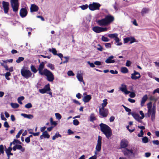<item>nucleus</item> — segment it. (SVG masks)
I'll return each mask as SVG.
<instances>
[{"label":"nucleus","mask_w":159,"mask_h":159,"mask_svg":"<svg viewBox=\"0 0 159 159\" xmlns=\"http://www.w3.org/2000/svg\"><path fill=\"white\" fill-rule=\"evenodd\" d=\"M45 63L43 61L40 64L38 68L39 73L42 76H45L47 80L49 82H52L54 80V76L52 72L47 69H44Z\"/></svg>","instance_id":"obj_1"},{"label":"nucleus","mask_w":159,"mask_h":159,"mask_svg":"<svg viewBox=\"0 0 159 159\" xmlns=\"http://www.w3.org/2000/svg\"><path fill=\"white\" fill-rule=\"evenodd\" d=\"M148 109V112L145 114L146 117H150L151 116V119L152 121H154L155 119L156 112V107L154 105L152 106V102H149L147 104Z\"/></svg>","instance_id":"obj_2"},{"label":"nucleus","mask_w":159,"mask_h":159,"mask_svg":"<svg viewBox=\"0 0 159 159\" xmlns=\"http://www.w3.org/2000/svg\"><path fill=\"white\" fill-rule=\"evenodd\" d=\"M101 131L106 136V138L109 139L112 134L111 128L107 125L101 123L99 125Z\"/></svg>","instance_id":"obj_3"},{"label":"nucleus","mask_w":159,"mask_h":159,"mask_svg":"<svg viewBox=\"0 0 159 159\" xmlns=\"http://www.w3.org/2000/svg\"><path fill=\"white\" fill-rule=\"evenodd\" d=\"M20 73L22 76L26 79L31 77L32 75L30 70L25 69L24 67L21 70Z\"/></svg>","instance_id":"obj_4"},{"label":"nucleus","mask_w":159,"mask_h":159,"mask_svg":"<svg viewBox=\"0 0 159 159\" xmlns=\"http://www.w3.org/2000/svg\"><path fill=\"white\" fill-rule=\"evenodd\" d=\"M121 87L120 88V90L125 94H127L130 93L129 96L132 98H134L135 96V94L133 92H131L130 91L127 90V86L125 84H121Z\"/></svg>","instance_id":"obj_5"},{"label":"nucleus","mask_w":159,"mask_h":159,"mask_svg":"<svg viewBox=\"0 0 159 159\" xmlns=\"http://www.w3.org/2000/svg\"><path fill=\"white\" fill-rule=\"evenodd\" d=\"M11 5L14 12L18 11L19 9V2L18 0H10Z\"/></svg>","instance_id":"obj_6"},{"label":"nucleus","mask_w":159,"mask_h":159,"mask_svg":"<svg viewBox=\"0 0 159 159\" xmlns=\"http://www.w3.org/2000/svg\"><path fill=\"white\" fill-rule=\"evenodd\" d=\"M101 5L98 3L93 2L92 4H90L89 5V8L91 11H95L99 10Z\"/></svg>","instance_id":"obj_7"},{"label":"nucleus","mask_w":159,"mask_h":159,"mask_svg":"<svg viewBox=\"0 0 159 159\" xmlns=\"http://www.w3.org/2000/svg\"><path fill=\"white\" fill-rule=\"evenodd\" d=\"M96 33H99L102 32L106 31L107 30L106 27L102 28L98 26L94 27L92 29Z\"/></svg>","instance_id":"obj_8"},{"label":"nucleus","mask_w":159,"mask_h":159,"mask_svg":"<svg viewBox=\"0 0 159 159\" xmlns=\"http://www.w3.org/2000/svg\"><path fill=\"white\" fill-rule=\"evenodd\" d=\"M108 110L106 108H100L99 110V114L103 117H106L108 114Z\"/></svg>","instance_id":"obj_9"},{"label":"nucleus","mask_w":159,"mask_h":159,"mask_svg":"<svg viewBox=\"0 0 159 159\" xmlns=\"http://www.w3.org/2000/svg\"><path fill=\"white\" fill-rule=\"evenodd\" d=\"M102 137L99 135L98 137V140L97 141V143L95 149L96 151L99 152L101 151L102 145Z\"/></svg>","instance_id":"obj_10"},{"label":"nucleus","mask_w":159,"mask_h":159,"mask_svg":"<svg viewBox=\"0 0 159 159\" xmlns=\"http://www.w3.org/2000/svg\"><path fill=\"white\" fill-rule=\"evenodd\" d=\"M2 5L4 13L7 14L9 10L10 5L9 3L8 2L3 1L2 2Z\"/></svg>","instance_id":"obj_11"},{"label":"nucleus","mask_w":159,"mask_h":159,"mask_svg":"<svg viewBox=\"0 0 159 159\" xmlns=\"http://www.w3.org/2000/svg\"><path fill=\"white\" fill-rule=\"evenodd\" d=\"M104 19L108 25L114 20V16L111 15L106 16Z\"/></svg>","instance_id":"obj_12"},{"label":"nucleus","mask_w":159,"mask_h":159,"mask_svg":"<svg viewBox=\"0 0 159 159\" xmlns=\"http://www.w3.org/2000/svg\"><path fill=\"white\" fill-rule=\"evenodd\" d=\"M129 41H130V44L136 42L135 39L133 37H127L124 39V43H127Z\"/></svg>","instance_id":"obj_13"},{"label":"nucleus","mask_w":159,"mask_h":159,"mask_svg":"<svg viewBox=\"0 0 159 159\" xmlns=\"http://www.w3.org/2000/svg\"><path fill=\"white\" fill-rule=\"evenodd\" d=\"M51 89L50 87L49 84L45 85L43 89H39V92L42 94H44L46 93L47 91H50Z\"/></svg>","instance_id":"obj_14"},{"label":"nucleus","mask_w":159,"mask_h":159,"mask_svg":"<svg viewBox=\"0 0 159 159\" xmlns=\"http://www.w3.org/2000/svg\"><path fill=\"white\" fill-rule=\"evenodd\" d=\"M27 15V11L26 7L21 8L20 11V15L22 18L25 17Z\"/></svg>","instance_id":"obj_15"},{"label":"nucleus","mask_w":159,"mask_h":159,"mask_svg":"<svg viewBox=\"0 0 159 159\" xmlns=\"http://www.w3.org/2000/svg\"><path fill=\"white\" fill-rule=\"evenodd\" d=\"M141 77L140 74L136 71H134V73L131 74V78L132 80H136L139 79Z\"/></svg>","instance_id":"obj_16"},{"label":"nucleus","mask_w":159,"mask_h":159,"mask_svg":"<svg viewBox=\"0 0 159 159\" xmlns=\"http://www.w3.org/2000/svg\"><path fill=\"white\" fill-rule=\"evenodd\" d=\"M13 150L14 151H16V149L20 150L22 152H24L25 151V148L23 147L20 144H16L12 148Z\"/></svg>","instance_id":"obj_17"},{"label":"nucleus","mask_w":159,"mask_h":159,"mask_svg":"<svg viewBox=\"0 0 159 159\" xmlns=\"http://www.w3.org/2000/svg\"><path fill=\"white\" fill-rule=\"evenodd\" d=\"M128 141L125 139H122L121 140L120 143V147L121 148H125L127 147L128 145Z\"/></svg>","instance_id":"obj_18"},{"label":"nucleus","mask_w":159,"mask_h":159,"mask_svg":"<svg viewBox=\"0 0 159 159\" xmlns=\"http://www.w3.org/2000/svg\"><path fill=\"white\" fill-rule=\"evenodd\" d=\"M97 22L100 26H106L108 25L104 18L101 20H98Z\"/></svg>","instance_id":"obj_19"},{"label":"nucleus","mask_w":159,"mask_h":159,"mask_svg":"<svg viewBox=\"0 0 159 159\" xmlns=\"http://www.w3.org/2000/svg\"><path fill=\"white\" fill-rule=\"evenodd\" d=\"M124 155L125 156L129 155L131 154H134L132 150H129L128 148H125L123 151Z\"/></svg>","instance_id":"obj_20"},{"label":"nucleus","mask_w":159,"mask_h":159,"mask_svg":"<svg viewBox=\"0 0 159 159\" xmlns=\"http://www.w3.org/2000/svg\"><path fill=\"white\" fill-rule=\"evenodd\" d=\"M148 99V96L147 94L144 95L142 98L141 101V106L142 107L144 106L145 102Z\"/></svg>","instance_id":"obj_21"},{"label":"nucleus","mask_w":159,"mask_h":159,"mask_svg":"<svg viewBox=\"0 0 159 159\" xmlns=\"http://www.w3.org/2000/svg\"><path fill=\"white\" fill-rule=\"evenodd\" d=\"M30 9V11L32 12H36L38 11L39 7L36 5L33 4L31 5Z\"/></svg>","instance_id":"obj_22"},{"label":"nucleus","mask_w":159,"mask_h":159,"mask_svg":"<svg viewBox=\"0 0 159 159\" xmlns=\"http://www.w3.org/2000/svg\"><path fill=\"white\" fill-rule=\"evenodd\" d=\"M113 57H114L112 56L109 57L105 61V62L107 63H114L115 62V61L112 59Z\"/></svg>","instance_id":"obj_23"},{"label":"nucleus","mask_w":159,"mask_h":159,"mask_svg":"<svg viewBox=\"0 0 159 159\" xmlns=\"http://www.w3.org/2000/svg\"><path fill=\"white\" fill-rule=\"evenodd\" d=\"M92 98L91 95H87L83 98V101L85 103L89 102Z\"/></svg>","instance_id":"obj_24"},{"label":"nucleus","mask_w":159,"mask_h":159,"mask_svg":"<svg viewBox=\"0 0 159 159\" xmlns=\"http://www.w3.org/2000/svg\"><path fill=\"white\" fill-rule=\"evenodd\" d=\"M150 11V9L148 8H143L141 11V14L142 16H143L145 14L148 13Z\"/></svg>","instance_id":"obj_25"},{"label":"nucleus","mask_w":159,"mask_h":159,"mask_svg":"<svg viewBox=\"0 0 159 159\" xmlns=\"http://www.w3.org/2000/svg\"><path fill=\"white\" fill-rule=\"evenodd\" d=\"M131 115L136 120L140 122V117L138 114L135 112H132L131 113Z\"/></svg>","instance_id":"obj_26"},{"label":"nucleus","mask_w":159,"mask_h":159,"mask_svg":"<svg viewBox=\"0 0 159 159\" xmlns=\"http://www.w3.org/2000/svg\"><path fill=\"white\" fill-rule=\"evenodd\" d=\"M21 115L24 117L26 118L29 119H31L34 117L31 114L28 115L26 114L22 113Z\"/></svg>","instance_id":"obj_27"},{"label":"nucleus","mask_w":159,"mask_h":159,"mask_svg":"<svg viewBox=\"0 0 159 159\" xmlns=\"http://www.w3.org/2000/svg\"><path fill=\"white\" fill-rule=\"evenodd\" d=\"M12 149H13L11 147H9L8 148H6L5 151L8 157V159H9V154L10 153Z\"/></svg>","instance_id":"obj_28"},{"label":"nucleus","mask_w":159,"mask_h":159,"mask_svg":"<svg viewBox=\"0 0 159 159\" xmlns=\"http://www.w3.org/2000/svg\"><path fill=\"white\" fill-rule=\"evenodd\" d=\"M76 77L79 81L81 82H83L84 83L83 80V78L81 74H77Z\"/></svg>","instance_id":"obj_29"},{"label":"nucleus","mask_w":159,"mask_h":159,"mask_svg":"<svg viewBox=\"0 0 159 159\" xmlns=\"http://www.w3.org/2000/svg\"><path fill=\"white\" fill-rule=\"evenodd\" d=\"M30 69L31 71L34 73H36L37 72L38 70V69H37L35 66L33 65H31L30 66Z\"/></svg>","instance_id":"obj_30"},{"label":"nucleus","mask_w":159,"mask_h":159,"mask_svg":"<svg viewBox=\"0 0 159 159\" xmlns=\"http://www.w3.org/2000/svg\"><path fill=\"white\" fill-rule=\"evenodd\" d=\"M24 99L25 97L24 96H20L17 99L18 102L20 104H22L23 103L21 101L24 100Z\"/></svg>","instance_id":"obj_31"},{"label":"nucleus","mask_w":159,"mask_h":159,"mask_svg":"<svg viewBox=\"0 0 159 159\" xmlns=\"http://www.w3.org/2000/svg\"><path fill=\"white\" fill-rule=\"evenodd\" d=\"M118 34L116 33L109 34L108 35V36L111 38H116L118 37Z\"/></svg>","instance_id":"obj_32"},{"label":"nucleus","mask_w":159,"mask_h":159,"mask_svg":"<svg viewBox=\"0 0 159 159\" xmlns=\"http://www.w3.org/2000/svg\"><path fill=\"white\" fill-rule=\"evenodd\" d=\"M121 72L123 73H126L128 72V69L126 67H122L121 68Z\"/></svg>","instance_id":"obj_33"},{"label":"nucleus","mask_w":159,"mask_h":159,"mask_svg":"<svg viewBox=\"0 0 159 159\" xmlns=\"http://www.w3.org/2000/svg\"><path fill=\"white\" fill-rule=\"evenodd\" d=\"M43 135H44V138H45L48 139L50 138V136L48 134V132L47 131H45L43 133Z\"/></svg>","instance_id":"obj_34"},{"label":"nucleus","mask_w":159,"mask_h":159,"mask_svg":"<svg viewBox=\"0 0 159 159\" xmlns=\"http://www.w3.org/2000/svg\"><path fill=\"white\" fill-rule=\"evenodd\" d=\"M58 137H61V136L58 132H57L55 134V135L52 137V140H54L56 138H58Z\"/></svg>","instance_id":"obj_35"},{"label":"nucleus","mask_w":159,"mask_h":159,"mask_svg":"<svg viewBox=\"0 0 159 159\" xmlns=\"http://www.w3.org/2000/svg\"><path fill=\"white\" fill-rule=\"evenodd\" d=\"M90 121L92 122L94 120H96V118L94 116V114L93 113H91L90 117Z\"/></svg>","instance_id":"obj_36"},{"label":"nucleus","mask_w":159,"mask_h":159,"mask_svg":"<svg viewBox=\"0 0 159 159\" xmlns=\"http://www.w3.org/2000/svg\"><path fill=\"white\" fill-rule=\"evenodd\" d=\"M49 50L50 52H52L53 54L54 55H56L57 54V51H56V49L55 48H52V50H51V49L49 48Z\"/></svg>","instance_id":"obj_37"},{"label":"nucleus","mask_w":159,"mask_h":159,"mask_svg":"<svg viewBox=\"0 0 159 159\" xmlns=\"http://www.w3.org/2000/svg\"><path fill=\"white\" fill-rule=\"evenodd\" d=\"M11 107L14 108H16L19 107V105L17 103H11Z\"/></svg>","instance_id":"obj_38"},{"label":"nucleus","mask_w":159,"mask_h":159,"mask_svg":"<svg viewBox=\"0 0 159 159\" xmlns=\"http://www.w3.org/2000/svg\"><path fill=\"white\" fill-rule=\"evenodd\" d=\"M115 42L117 43V45H121L122 43L121 42H119L120 41V39L117 37L116 38L114 39Z\"/></svg>","instance_id":"obj_39"},{"label":"nucleus","mask_w":159,"mask_h":159,"mask_svg":"<svg viewBox=\"0 0 159 159\" xmlns=\"http://www.w3.org/2000/svg\"><path fill=\"white\" fill-rule=\"evenodd\" d=\"M103 103L102 104V107L101 108H105V107L107 106V99H105L103 101Z\"/></svg>","instance_id":"obj_40"},{"label":"nucleus","mask_w":159,"mask_h":159,"mask_svg":"<svg viewBox=\"0 0 159 159\" xmlns=\"http://www.w3.org/2000/svg\"><path fill=\"white\" fill-rule=\"evenodd\" d=\"M50 122L51 124L52 125H54L55 126H56L57 125V123L56 121H53V118L52 117L50 118Z\"/></svg>","instance_id":"obj_41"},{"label":"nucleus","mask_w":159,"mask_h":159,"mask_svg":"<svg viewBox=\"0 0 159 159\" xmlns=\"http://www.w3.org/2000/svg\"><path fill=\"white\" fill-rule=\"evenodd\" d=\"M142 141L143 143H147L148 142V139L147 137L145 136L142 139Z\"/></svg>","instance_id":"obj_42"},{"label":"nucleus","mask_w":159,"mask_h":159,"mask_svg":"<svg viewBox=\"0 0 159 159\" xmlns=\"http://www.w3.org/2000/svg\"><path fill=\"white\" fill-rule=\"evenodd\" d=\"M24 59V58L22 57H19L18 59L16 60V62L17 63H20L21 61H23Z\"/></svg>","instance_id":"obj_43"},{"label":"nucleus","mask_w":159,"mask_h":159,"mask_svg":"<svg viewBox=\"0 0 159 159\" xmlns=\"http://www.w3.org/2000/svg\"><path fill=\"white\" fill-rule=\"evenodd\" d=\"M102 40L105 42H107L109 41V39L107 37L104 36H102L101 39Z\"/></svg>","instance_id":"obj_44"},{"label":"nucleus","mask_w":159,"mask_h":159,"mask_svg":"<svg viewBox=\"0 0 159 159\" xmlns=\"http://www.w3.org/2000/svg\"><path fill=\"white\" fill-rule=\"evenodd\" d=\"M47 67L50 68L52 70H53L55 69L54 65L51 63H48L47 65Z\"/></svg>","instance_id":"obj_45"},{"label":"nucleus","mask_w":159,"mask_h":159,"mask_svg":"<svg viewBox=\"0 0 159 159\" xmlns=\"http://www.w3.org/2000/svg\"><path fill=\"white\" fill-rule=\"evenodd\" d=\"M4 153V147L3 145H0V155Z\"/></svg>","instance_id":"obj_46"},{"label":"nucleus","mask_w":159,"mask_h":159,"mask_svg":"<svg viewBox=\"0 0 159 159\" xmlns=\"http://www.w3.org/2000/svg\"><path fill=\"white\" fill-rule=\"evenodd\" d=\"M55 115L57 119L59 120L61 118V115L59 113H56L55 114Z\"/></svg>","instance_id":"obj_47"},{"label":"nucleus","mask_w":159,"mask_h":159,"mask_svg":"<svg viewBox=\"0 0 159 159\" xmlns=\"http://www.w3.org/2000/svg\"><path fill=\"white\" fill-rule=\"evenodd\" d=\"M89 6L87 4L84 5L82 6H80V7L83 10H84L87 9Z\"/></svg>","instance_id":"obj_48"},{"label":"nucleus","mask_w":159,"mask_h":159,"mask_svg":"<svg viewBox=\"0 0 159 159\" xmlns=\"http://www.w3.org/2000/svg\"><path fill=\"white\" fill-rule=\"evenodd\" d=\"M23 131V129H21L19 131L17 134L16 135V138L17 139L20 137V135L22 133Z\"/></svg>","instance_id":"obj_49"},{"label":"nucleus","mask_w":159,"mask_h":159,"mask_svg":"<svg viewBox=\"0 0 159 159\" xmlns=\"http://www.w3.org/2000/svg\"><path fill=\"white\" fill-rule=\"evenodd\" d=\"M32 107V106L30 103H29L27 104L25 106V107L27 108H30Z\"/></svg>","instance_id":"obj_50"},{"label":"nucleus","mask_w":159,"mask_h":159,"mask_svg":"<svg viewBox=\"0 0 159 159\" xmlns=\"http://www.w3.org/2000/svg\"><path fill=\"white\" fill-rule=\"evenodd\" d=\"M73 124L75 125H77L79 124V121L77 119H75L73 121Z\"/></svg>","instance_id":"obj_51"},{"label":"nucleus","mask_w":159,"mask_h":159,"mask_svg":"<svg viewBox=\"0 0 159 159\" xmlns=\"http://www.w3.org/2000/svg\"><path fill=\"white\" fill-rule=\"evenodd\" d=\"M67 74L69 76H74L75 74L71 70H69L67 72Z\"/></svg>","instance_id":"obj_52"},{"label":"nucleus","mask_w":159,"mask_h":159,"mask_svg":"<svg viewBox=\"0 0 159 159\" xmlns=\"http://www.w3.org/2000/svg\"><path fill=\"white\" fill-rule=\"evenodd\" d=\"M105 45V47L107 48H111V44L110 43H106Z\"/></svg>","instance_id":"obj_53"},{"label":"nucleus","mask_w":159,"mask_h":159,"mask_svg":"<svg viewBox=\"0 0 159 159\" xmlns=\"http://www.w3.org/2000/svg\"><path fill=\"white\" fill-rule=\"evenodd\" d=\"M14 142L15 143L19 144H22L21 142L18 140L14 139L13 140Z\"/></svg>","instance_id":"obj_54"},{"label":"nucleus","mask_w":159,"mask_h":159,"mask_svg":"<svg viewBox=\"0 0 159 159\" xmlns=\"http://www.w3.org/2000/svg\"><path fill=\"white\" fill-rule=\"evenodd\" d=\"M139 113L141 115V116L140 117V118L141 119H142L144 117V113L142 111H139Z\"/></svg>","instance_id":"obj_55"},{"label":"nucleus","mask_w":159,"mask_h":159,"mask_svg":"<svg viewBox=\"0 0 159 159\" xmlns=\"http://www.w3.org/2000/svg\"><path fill=\"white\" fill-rule=\"evenodd\" d=\"M4 127L7 128L10 127L8 123L6 121L4 122Z\"/></svg>","instance_id":"obj_56"},{"label":"nucleus","mask_w":159,"mask_h":159,"mask_svg":"<svg viewBox=\"0 0 159 159\" xmlns=\"http://www.w3.org/2000/svg\"><path fill=\"white\" fill-rule=\"evenodd\" d=\"M125 111L127 112H128V115H130L131 114V110L130 109H129V108L127 107L126 108V109H125Z\"/></svg>","instance_id":"obj_57"},{"label":"nucleus","mask_w":159,"mask_h":159,"mask_svg":"<svg viewBox=\"0 0 159 159\" xmlns=\"http://www.w3.org/2000/svg\"><path fill=\"white\" fill-rule=\"evenodd\" d=\"M143 134L144 133L143 130H141L140 131V133L138 134V136L139 137H142L143 136Z\"/></svg>","instance_id":"obj_58"},{"label":"nucleus","mask_w":159,"mask_h":159,"mask_svg":"<svg viewBox=\"0 0 159 159\" xmlns=\"http://www.w3.org/2000/svg\"><path fill=\"white\" fill-rule=\"evenodd\" d=\"M110 72L111 74H118V71L117 70H111L110 71Z\"/></svg>","instance_id":"obj_59"},{"label":"nucleus","mask_w":159,"mask_h":159,"mask_svg":"<svg viewBox=\"0 0 159 159\" xmlns=\"http://www.w3.org/2000/svg\"><path fill=\"white\" fill-rule=\"evenodd\" d=\"M149 99L150 101H156V98L153 96H150L149 98Z\"/></svg>","instance_id":"obj_60"},{"label":"nucleus","mask_w":159,"mask_h":159,"mask_svg":"<svg viewBox=\"0 0 159 159\" xmlns=\"http://www.w3.org/2000/svg\"><path fill=\"white\" fill-rule=\"evenodd\" d=\"M30 133L32 134L34 136H39V132H38L36 133L30 132Z\"/></svg>","instance_id":"obj_61"},{"label":"nucleus","mask_w":159,"mask_h":159,"mask_svg":"<svg viewBox=\"0 0 159 159\" xmlns=\"http://www.w3.org/2000/svg\"><path fill=\"white\" fill-rule=\"evenodd\" d=\"M156 93H159V88H157L154 90L152 94H155Z\"/></svg>","instance_id":"obj_62"},{"label":"nucleus","mask_w":159,"mask_h":159,"mask_svg":"<svg viewBox=\"0 0 159 159\" xmlns=\"http://www.w3.org/2000/svg\"><path fill=\"white\" fill-rule=\"evenodd\" d=\"M25 141L27 143H29L30 142V139L29 137L26 138L25 139Z\"/></svg>","instance_id":"obj_63"},{"label":"nucleus","mask_w":159,"mask_h":159,"mask_svg":"<svg viewBox=\"0 0 159 159\" xmlns=\"http://www.w3.org/2000/svg\"><path fill=\"white\" fill-rule=\"evenodd\" d=\"M152 142L154 144L156 145H158L159 144V141L158 140H153Z\"/></svg>","instance_id":"obj_64"}]
</instances>
